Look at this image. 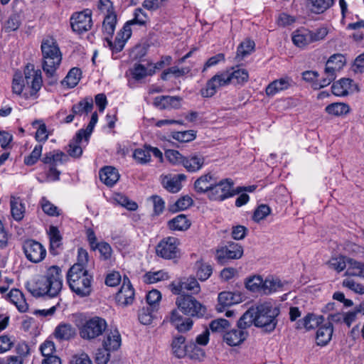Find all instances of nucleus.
<instances>
[{"label": "nucleus", "mask_w": 364, "mask_h": 364, "mask_svg": "<svg viewBox=\"0 0 364 364\" xmlns=\"http://www.w3.org/2000/svg\"><path fill=\"white\" fill-rule=\"evenodd\" d=\"M345 64L346 58L343 55L337 53L331 55L326 62L325 77L321 80L318 88L328 85L336 78V72L341 70ZM315 88H318L317 85H315Z\"/></svg>", "instance_id": "9"}, {"label": "nucleus", "mask_w": 364, "mask_h": 364, "mask_svg": "<svg viewBox=\"0 0 364 364\" xmlns=\"http://www.w3.org/2000/svg\"><path fill=\"white\" fill-rule=\"evenodd\" d=\"M100 181L107 186H113L119 178L118 171L112 166H106L100 171Z\"/></svg>", "instance_id": "30"}, {"label": "nucleus", "mask_w": 364, "mask_h": 364, "mask_svg": "<svg viewBox=\"0 0 364 364\" xmlns=\"http://www.w3.org/2000/svg\"><path fill=\"white\" fill-rule=\"evenodd\" d=\"M176 305L180 311L188 316L202 317L206 311L205 306L189 294L178 295Z\"/></svg>", "instance_id": "7"}, {"label": "nucleus", "mask_w": 364, "mask_h": 364, "mask_svg": "<svg viewBox=\"0 0 364 364\" xmlns=\"http://www.w3.org/2000/svg\"><path fill=\"white\" fill-rule=\"evenodd\" d=\"M190 221L185 215L181 214L169 220L168 227L170 230L174 231H184L189 228Z\"/></svg>", "instance_id": "38"}, {"label": "nucleus", "mask_w": 364, "mask_h": 364, "mask_svg": "<svg viewBox=\"0 0 364 364\" xmlns=\"http://www.w3.org/2000/svg\"><path fill=\"white\" fill-rule=\"evenodd\" d=\"M242 301L243 296L238 291H222L218 296L216 310L218 312H223L226 308L240 304Z\"/></svg>", "instance_id": "15"}, {"label": "nucleus", "mask_w": 364, "mask_h": 364, "mask_svg": "<svg viewBox=\"0 0 364 364\" xmlns=\"http://www.w3.org/2000/svg\"><path fill=\"white\" fill-rule=\"evenodd\" d=\"M348 257L338 256L332 257L328 262V264L331 269L336 270L337 272H341L346 269Z\"/></svg>", "instance_id": "57"}, {"label": "nucleus", "mask_w": 364, "mask_h": 364, "mask_svg": "<svg viewBox=\"0 0 364 364\" xmlns=\"http://www.w3.org/2000/svg\"><path fill=\"white\" fill-rule=\"evenodd\" d=\"M83 134L84 129L79 130L73 140L70 142L67 151L70 156L77 158L82 155V148L81 144L82 140H85Z\"/></svg>", "instance_id": "32"}, {"label": "nucleus", "mask_w": 364, "mask_h": 364, "mask_svg": "<svg viewBox=\"0 0 364 364\" xmlns=\"http://www.w3.org/2000/svg\"><path fill=\"white\" fill-rule=\"evenodd\" d=\"M218 89L219 87L215 79L212 77L207 81L205 87L200 90V93L203 97H210L217 92Z\"/></svg>", "instance_id": "60"}, {"label": "nucleus", "mask_w": 364, "mask_h": 364, "mask_svg": "<svg viewBox=\"0 0 364 364\" xmlns=\"http://www.w3.org/2000/svg\"><path fill=\"white\" fill-rule=\"evenodd\" d=\"M22 248L26 258L31 262L39 263L46 257V247L35 240H26L23 243Z\"/></svg>", "instance_id": "13"}, {"label": "nucleus", "mask_w": 364, "mask_h": 364, "mask_svg": "<svg viewBox=\"0 0 364 364\" xmlns=\"http://www.w3.org/2000/svg\"><path fill=\"white\" fill-rule=\"evenodd\" d=\"M255 43L250 40H245L237 48V55L238 57L244 58L245 56L250 54L254 50Z\"/></svg>", "instance_id": "62"}, {"label": "nucleus", "mask_w": 364, "mask_h": 364, "mask_svg": "<svg viewBox=\"0 0 364 364\" xmlns=\"http://www.w3.org/2000/svg\"><path fill=\"white\" fill-rule=\"evenodd\" d=\"M325 110L328 114L342 116L349 112L350 107L346 103L335 102L328 105Z\"/></svg>", "instance_id": "45"}, {"label": "nucleus", "mask_w": 364, "mask_h": 364, "mask_svg": "<svg viewBox=\"0 0 364 364\" xmlns=\"http://www.w3.org/2000/svg\"><path fill=\"white\" fill-rule=\"evenodd\" d=\"M122 339L119 332L114 329L108 332L103 341V346L110 351L117 350L121 346Z\"/></svg>", "instance_id": "34"}, {"label": "nucleus", "mask_w": 364, "mask_h": 364, "mask_svg": "<svg viewBox=\"0 0 364 364\" xmlns=\"http://www.w3.org/2000/svg\"><path fill=\"white\" fill-rule=\"evenodd\" d=\"M169 0H144L142 6L148 11H156L168 4Z\"/></svg>", "instance_id": "64"}, {"label": "nucleus", "mask_w": 364, "mask_h": 364, "mask_svg": "<svg viewBox=\"0 0 364 364\" xmlns=\"http://www.w3.org/2000/svg\"><path fill=\"white\" fill-rule=\"evenodd\" d=\"M345 274L350 277H364L363 262L348 257Z\"/></svg>", "instance_id": "37"}, {"label": "nucleus", "mask_w": 364, "mask_h": 364, "mask_svg": "<svg viewBox=\"0 0 364 364\" xmlns=\"http://www.w3.org/2000/svg\"><path fill=\"white\" fill-rule=\"evenodd\" d=\"M169 289L176 295L185 294V291L190 292L192 294H198L200 291V286L197 279L193 276L183 277L172 282L169 284Z\"/></svg>", "instance_id": "12"}, {"label": "nucleus", "mask_w": 364, "mask_h": 364, "mask_svg": "<svg viewBox=\"0 0 364 364\" xmlns=\"http://www.w3.org/2000/svg\"><path fill=\"white\" fill-rule=\"evenodd\" d=\"M204 161L202 155L193 154L184 157L183 166L189 172H196L202 168Z\"/></svg>", "instance_id": "31"}, {"label": "nucleus", "mask_w": 364, "mask_h": 364, "mask_svg": "<svg viewBox=\"0 0 364 364\" xmlns=\"http://www.w3.org/2000/svg\"><path fill=\"white\" fill-rule=\"evenodd\" d=\"M117 22V18L116 14L105 16L102 23V28L105 37H112V35L115 31Z\"/></svg>", "instance_id": "42"}, {"label": "nucleus", "mask_w": 364, "mask_h": 364, "mask_svg": "<svg viewBox=\"0 0 364 364\" xmlns=\"http://www.w3.org/2000/svg\"><path fill=\"white\" fill-rule=\"evenodd\" d=\"M173 354L178 358H182L186 355L185 338L183 336H176L172 342Z\"/></svg>", "instance_id": "49"}, {"label": "nucleus", "mask_w": 364, "mask_h": 364, "mask_svg": "<svg viewBox=\"0 0 364 364\" xmlns=\"http://www.w3.org/2000/svg\"><path fill=\"white\" fill-rule=\"evenodd\" d=\"M230 84L242 85L248 81L249 74L247 70L240 67H232L227 70Z\"/></svg>", "instance_id": "29"}, {"label": "nucleus", "mask_w": 364, "mask_h": 364, "mask_svg": "<svg viewBox=\"0 0 364 364\" xmlns=\"http://www.w3.org/2000/svg\"><path fill=\"white\" fill-rule=\"evenodd\" d=\"M48 234L50 239V252L55 255L56 252H54V250L62 245V236L58 228L53 225L49 227Z\"/></svg>", "instance_id": "41"}, {"label": "nucleus", "mask_w": 364, "mask_h": 364, "mask_svg": "<svg viewBox=\"0 0 364 364\" xmlns=\"http://www.w3.org/2000/svg\"><path fill=\"white\" fill-rule=\"evenodd\" d=\"M31 124L36 129V139L38 141H46L48 138V133L45 123L42 120H35Z\"/></svg>", "instance_id": "51"}, {"label": "nucleus", "mask_w": 364, "mask_h": 364, "mask_svg": "<svg viewBox=\"0 0 364 364\" xmlns=\"http://www.w3.org/2000/svg\"><path fill=\"white\" fill-rule=\"evenodd\" d=\"M26 289L34 296L48 295L55 297L63 287V275L60 268L52 266L47 270L45 277H39L26 284Z\"/></svg>", "instance_id": "1"}, {"label": "nucleus", "mask_w": 364, "mask_h": 364, "mask_svg": "<svg viewBox=\"0 0 364 364\" xmlns=\"http://www.w3.org/2000/svg\"><path fill=\"white\" fill-rule=\"evenodd\" d=\"M162 184L171 193H177L181 189V184L178 177L165 176L162 180Z\"/></svg>", "instance_id": "54"}, {"label": "nucleus", "mask_w": 364, "mask_h": 364, "mask_svg": "<svg viewBox=\"0 0 364 364\" xmlns=\"http://www.w3.org/2000/svg\"><path fill=\"white\" fill-rule=\"evenodd\" d=\"M92 99L90 97H86L73 105L71 109L72 113L66 116L63 122L68 124L73 121L75 116H82L83 114L87 115L92 111Z\"/></svg>", "instance_id": "18"}, {"label": "nucleus", "mask_w": 364, "mask_h": 364, "mask_svg": "<svg viewBox=\"0 0 364 364\" xmlns=\"http://www.w3.org/2000/svg\"><path fill=\"white\" fill-rule=\"evenodd\" d=\"M264 281L260 276H253L247 279L245 287L251 291L263 293Z\"/></svg>", "instance_id": "50"}, {"label": "nucleus", "mask_w": 364, "mask_h": 364, "mask_svg": "<svg viewBox=\"0 0 364 364\" xmlns=\"http://www.w3.org/2000/svg\"><path fill=\"white\" fill-rule=\"evenodd\" d=\"M255 313L252 307L247 310L237 322V327L245 330L247 327L252 326V323L255 325Z\"/></svg>", "instance_id": "48"}, {"label": "nucleus", "mask_w": 364, "mask_h": 364, "mask_svg": "<svg viewBox=\"0 0 364 364\" xmlns=\"http://www.w3.org/2000/svg\"><path fill=\"white\" fill-rule=\"evenodd\" d=\"M335 0H306V6L312 13L319 14L330 9Z\"/></svg>", "instance_id": "36"}, {"label": "nucleus", "mask_w": 364, "mask_h": 364, "mask_svg": "<svg viewBox=\"0 0 364 364\" xmlns=\"http://www.w3.org/2000/svg\"><path fill=\"white\" fill-rule=\"evenodd\" d=\"M247 332L242 328L232 329L223 334V341L230 346L240 345L247 337Z\"/></svg>", "instance_id": "24"}, {"label": "nucleus", "mask_w": 364, "mask_h": 364, "mask_svg": "<svg viewBox=\"0 0 364 364\" xmlns=\"http://www.w3.org/2000/svg\"><path fill=\"white\" fill-rule=\"evenodd\" d=\"M68 160V156L59 150L47 153L43 159V162L52 166L63 164Z\"/></svg>", "instance_id": "35"}, {"label": "nucleus", "mask_w": 364, "mask_h": 364, "mask_svg": "<svg viewBox=\"0 0 364 364\" xmlns=\"http://www.w3.org/2000/svg\"><path fill=\"white\" fill-rule=\"evenodd\" d=\"M42 149V145H36L32 152L24 158V164L27 166H32L35 164L41 156Z\"/></svg>", "instance_id": "61"}, {"label": "nucleus", "mask_w": 364, "mask_h": 364, "mask_svg": "<svg viewBox=\"0 0 364 364\" xmlns=\"http://www.w3.org/2000/svg\"><path fill=\"white\" fill-rule=\"evenodd\" d=\"M323 317L322 316H316L312 314H309L302 319L296 322V328H304L306 331H310L318 328L319 325L323 323Z\"/></svg>", "instance_id": "26"}, {"label": "nucleus", "mask_w": 364, "mask_h": 364, "mask_svg": "<svg viewBox=\"0 0 364 364\" xmlns=\"http://www.w3.org/2000/svg\"><path fill=\"white\" fill-rule=\"evenodd\" d=\"M168 161L175 165L183 164L184 156L177 150L168 149L165 152Z\"/></svg>", "instance_id": "63"}, {"label": "nucleus", "mask_w": 364, "mask_h": 364, "mask_svg": "<svg viewBox=\"0 0 364 364\" xmlns=\"http://www.w3.org/2000/svg\"><path fill=\"white\" fill-rule=\"evenodd\" d=\"M149 16L141 8H136L133 14V18L127 21L124 25L128 26V29H132V25H138L139 26H145L149 21Z\"/></svg>", "instance_id": "39"}, {"label": "nucleus", "mask_w": 364, "mask_h": 364, "mask_svg": "<svg viewBox=\"0 0 364 364\" xmlns=\"http://www.w3.org/2000/svg\"><path fill=\"white\" fill-rule=\"evenodd\" d=\"M181 98L176 96H159L155 97L154 104L161 109H177L180 107Z\"/></svg>", "instance_id": "28"}, {"label": "nucleus", "mask_w": 364, "mask_h": 364, "mask_svg": "<svg viewBox=\"0 0 364 364\" xmlns=\"http://www.w3.org/2000/svg\"><path fill=\"white\" fill-rule=\"evenodd\" d=\"M68 283L70 289L80 296L90 295L91 292L92 276L86 269H80L78 265H73L67 274Z\"/></svg>", "instance_id": "4"}, {"label": "nucleus", "mask_w": 364, "mask_h": 364, "mask_svg": "<svg viewBox=\"0 0 364 364\" xmlns=\"http://www.w3.org/2000/svg\"><path fill=\"white\" fill-rule=\"evenodd\" d=\"M255 313V326L271 332L277 326V316L279 314L278 307L271 302H264L252 306Z\"/></svg>", "instance_id": "5"}, {"label": "nucleus", "mask_w": 364, "mask_h": 364, "mask_svg": "<svg viewBox=\"0 0 364 364\" xmlns=\"http://www.w3.org/2000/svg\"><path fill=\"white\" fill-rule=\"evenodd\" d=\"M195 268L198 279L202 282L207 280L213 273L212 266L202 260L196 262Z\"/></svg>", "instance_id": "43"}, {"label": "nucleus", "mask_w": 364, "mask_h": 364, "mask_svg": "<svg viewBox=\"0 0 364 364\" xmlns=\"http://www.w3.org/2000/svg\"><path fill=\"white\" fill-rule=\"evenodd\" d=\"M242 188H235L230 178H224L214 183L208 198L213 201H223L240 193Z\"/></svg>", "instance_id": "8"}, {"label": "nucleus", "mask_w": 364, "mask_h": 364, "mask_svg": "<svg viewBox=\"0 0 364 364\" xmlns=\"http://www.w3.org/2000/svg\"><path fill=\"white\" fill-rule=\"evenodd\" d=\"M43 55V69L48 77L50 78V84L56 82V70L59 67L62 55L56 40L51 36L44 37L41 42Z\"/></svg>", "instance_id": "3"}, {"label": "nucleus", "mask_w": 364, "mask_h": 364, "mask_svg": "<svg viewBox=\"0 0 364 364\" xmlns=\"http://www.w3.org/2000/svg\"><path fill=\"white\" fill-rule=\"evenodd\" d=\"M351 82L352 80L348 78H342L335 82L331 87L333 94L338 97L347 95L350 88Z\"/></svg>", "instance_id": "40"}, {"label": "nucleus", "mask_w": 364, "mask_h": 364, "mask_svg": "<svg viewBox=\"0 0 364 364\" xmlns=\"http://www.w3.org/2000/svg\"><path fill=\"white\" fill-rule=\"evenodd\" d=\"M107 328L105 319L95 316L86 321L81 326H78L80 336L85 340H92L102 333Z\"/></svg>", "instance_id": "10"}, {"label": "nucleus", "mask_w": 364, "mask_h": 364, "mask_svg": "<svg viewBox=\"0 0 364 364\" xmlns=\"http://www.w3.org/2000/svg\"><path fill=\"white\" fill-rule=\"evenodd\" d=\"M5 297L11 303L14 304L20 312L24 313L28 310V305L24 296L18 289H12Z\"/></svg>", "instance_id": "25"}, {"label": "nucleus", "mask_w": 364, "mask_h": 364, "mask_svg": "<svg viewBox=\"0 0 364 364\" xmlns=\"http://www.w3.org/2000/svg\"><path fill=\"white\" fill-rule=\"evenodd\" d=\"M180 241L175 237H166L160 240L156 247V253L165 259H172L179 256Z\"/></svg>", "instance_id": "11"}, {"label": "nucleus", "mask_w": 364, "mask_h": 364, "mask_svg": "<svg viewBox=\"0 0 364 364\" xmlns=\"http://www.w3.org/2000/svg\"><path fill=\"white\" fill-rule=\"evenodd\" d=\"M242 255V247L237 243L232 242L218 250L216 253V257L219 262H223L225 259H239Z\"/></svg>", "instance_id": "19"}, {"label": "nucleus", "mask_w": 364, "mask_h": 364, "mask_svg": "<svg viewBox=\"0 0 364 364\" xmlns=\"http://www.w3.org/2000/svg\"><path fill=\"white\" fill-rule=\"evenodd\" d=\"M97 250L100 254V259L102 260H109L112 255V249L110 245L106 242H100L95 245V249Z\"/></svg>", "instance_id": "58"}, {"label": "nucleus", "mask_w": 364, "mask_h": 364, "mask_svg": "<svg viewBox=\"0 0 364 364\" xmlns=\"http://www.w3.org/2000/svg\"><path fill=\"white\" fill-rule=\"evenodd\" d=\"M81 71L79 68H72L62 82L64 85H66L68 87H75L80 79Z\"/></svg>", "instance_id": "47"}, {"label": "nucleus", "mask_w": 364, "mask_h": 364, "mask_svg": "<svg viewBox=\"0 0 364 364\" xmlns=\"http://www.w3.org/2000/svg\"><path fill=\"white\" fill-rule=\"evenodd\" d=\"M171 136L173 139L179 142L186 143L194 140L196 139V134L193 130L173 132L171 133Z\"/></svg>", "instance_id": "55"}, {"label": "nucleus", "mask_w": 364, "mask_h": 364, "mask_svg": "<svg viewBox=\"0 0 364 364\" xmlns=\"http://www.w3.org/2000/svg\"><path fill=\"white\" fill-rule=\"evenodd\" d=\"M42 84L41 71L35 70L33 65L28 64L24 69V80L21 81L14 77L12 89L14 92L22 95L25 99L36 100L38 97Z\"/></svg>", "instance_id": "2"}, {"label": "nucleus", "mask_w": 364, "mask_h": 364, "mask_svg": "<svg viewBox=\"0 0 364 364\" xmlns=\"http://www.w3.org/2000/svg\"><path fill=\"white\" fill-rule=\"evenodd\" d=\"M294 82L291 77L284 76L270 82L266 87L267 96H274L277 93L286 90L294 85Z\"/></svg>", "instance_id": "20"}, {"label": "nucleus", "mask_w": 364, "mask_h": 364, "mask_svg": "<svg viewBox=\"0 0 364 364\" xmlns=\"http://www.w3.org/2000/svg\"><path fill=\"white\" fill-rule=\"evenodd\" d=\"M41 207L46 215L55 217L60 215V210L57 206L49 201L46 197H43L40 200Z\"/></svg>", "instance_id": "53"}, {"label": "nucleus", "mask_w": 364, "mask_h": 364, "mask_svg": "<svg viewBox=\"0 0 364 364\" xmlns=\"http://www.w3.org/2000/svg\"><path fill=\"white\" fill-rule=\"evenodd\" d=\"M333 326L331 322L327 321L318 327L316 334V343L319 346H326L331 340Z\"/></svg>", "instance_id": "22"}, {"label": "nucleus", "mask_w": 364, "mask_h": 364, "mask_svg": "<svg viewBox=\"0 0 364 364\" xmlns=\"http://www.w3.org/2000/svg\"><path fill=\"white\" fill-rule=\"evenodd\" d=\"M11 213L16 221L23 220L26 213V206L23 200L16 196H11L10 198Z\"/></svg>", "instance_id": "27"}, {"label": "nucleus", "mask_w": 364, "mask_h": 364, "mask_svg": "<svg viewBox=\"0 0 364 364\" xmlns=\"http://www.w3.org/2000/svg\"><path fill=\"white\" fill-rule=\"evenodd\" d=\"M285 284V282L277 277H268L264 281L263 294H270L277 291H283Z\"/></svg>", "instance_id": "33"}, {"label": "nucleus", "mask_w": 364, "mask_h": 364, "mask_svg": "<svg viewBox=\"0 0 364 364\" xmlns=\"http://www.w3.org/2000/svg\"><path fill=\"white\" fill-rule=\"evenodd\" d=\"M70 25L74 32L82 33L88 31L92 26V11L85 9L74 13L70 18Z\"/></svg>", "instance_id": "14"}, {"label": "nucleus", "mask_w": 364, "mask_h": 364, "mask_svg": "<svg viewBox=\"0 0 364 364\" xmlns=\"http://www.w3.org/2000/svg\"><path fill=\"white\" fill-rule=\"evenodd\" d=\"M127 28V25H124L122 28L118 32L114 42L111 41L112 37H105L107 46L113 52L119 53L122 50L126 42L131 37L132 31V29H128Z\"/></svg>", "instance_id": "17"}, {"label": "nucleus", "mask_w": 364, "mask_h": 364, "mask_svg": "<svg viewBox=\"0 0 364 364\" xmlns=\"http://www.w3.org/2000/svg\"><path fill=\"white\" fill-rule=\"evenodd\" d=\"M169 279L167 272L159 270L157 272H149L144 276V281L147 284H154L160 281H164Z\"/></svg>", "instance_id": "46"}, {"label": "nucleus", "mask_w": 364, "mask_h": 364, "mask_svg": "<svg viewBox=\"0 0 364 364\" xmlns=\"http://www.w3.org/2000/svg\"><path fill=\"white\" fill-rule=\"evenodd\" d=\"M114 200L119 205L129 210H135L138 205L136 203L129 200L126 196L121 193H116L113 197Z\"/></svg>", "instance_id": "56"}, {"label": "nucleus", "mask_w": 364, "mask_h": 364, "mask_svg": "<svg viewBox=\"0 0 364 364\" xmlns=\"http://www.w3.org/2000/svg\"><path fill=\"white\" fill-rule=\"evenodd\" d=\"M215 181V178L211 173L203 174L194 182V190L198 193H205L208 196Z\"/></svg>", "instance_id": "23"}, {"label": "nucleus", "mask_w": 364, "mask_h": 364, "mask_svg": "<svg viewBox=\"0 0 364 364\" xmlns=\"http://www.w3.org/2000/svg\"><path fill=\"white\" fill-rule=\"evenodd\" d=\"M328 33L326 26H321L314 30L301 27L293 31L291 41L299 48H305L309 45L323 40Z\"/></svg>", "instance_id": "6"}, {"label": "nucleus", "mask_w": 364, "mask_h": 364, "mask_svg": "<svg viewBox=\"0 0 364 364\" xmlns=\"http://www.w3.org/2000/svg\"><path fill=\"white\" fill-rule=\"evenodd\" d=\"M133 158L136 163L140 164H146L151 160L150 150L148 146L139 148L134 150Z\"/></svg>", "instance_id": "52"}, {"label": "nucleus", "mask_w": 364, "mask_h": 364, "mask_svg": "<svg viewBox=\"0 0 364 364\" xmlns=\"http://www.w3.org/2000/svg\"><path fill=\"white\" fill-rule=\"evenodd\" d=\"M134 299V289L128 277L123 278V283L116 294L117 304L122 306L130 305Z\"/></svg>", "instance_id": "16"}, {"label": "nucleus", "mask_w": 364, "mask_h": 364, "mask_svg": "<svg viewBox=\"0 0 364 364\" xmlns=\"http://www.w3.org/2000/svg\"><path fill=\"white\" fill-rule=\"evenodd\" d=\"M133 78L139 80L147 76H151L154 74V70L150 69L149 64L147 67L141 64H135L131 71Z\"/></svg>", "instance_id": "44"}, {"label": "nucleus", "mask_w": 364, "mask_h": 364, "mask_svg": "<svg viewBox=\"0 0 364 364\" xmlns=\"http://www.w3.org/2000/svg\"><path fill=\"white\" fill-rule=\"evenodd\" d=\"M53 337L58 341H67L76 336L75 328L70 323H60L53 333Z\"/></svg>", "instance_id": "21"}, {"label": "nucleus", "mask_w": 364, "mask_h": 364, "mask_svg": "<svg viewBox=\"0 0 364 364\" xmlns=\"http://www.w3.org/2000/svg\"><path fill=\"white\" fill-rule=\"evenodd\" d=\"M230 322L225 318H218L212 321L210 323V328L213 332L223 333L227 332L230 327Z\"/></svg>", "instance_id": "59"}]
</instances>
